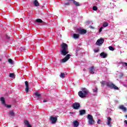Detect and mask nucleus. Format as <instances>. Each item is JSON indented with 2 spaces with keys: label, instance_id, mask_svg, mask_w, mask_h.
<instances>
[{
  "label": "nucleus",
  "instance_id": "nucleus-1",
  "mask_svg": "<svg viewBox=\"0 0 127 127\" xmlns=\"http://www.w3.org/2000/svg\"><path fill=\"white\" fill-rule=\"evenodd\" d=\"M61 47L62 48L61 52H62V55H64V56H65V55L69 53V52H68V45L66 44L63 43L61 45Z\"/></svg>",
  "mask_w": 127,
  "mask_h": 127
},
{
  "label": "nucleus",
  "instance_id": "nucleus-2",
  "mask_svg": "<svg viewBox=\"0 0 127 127\" xmlns=\"http://www.w3.org/2000/svg\"><path fill=\"white\" fill-rule=\"evenodd\" d=\"M89 91L86 88H82V91H79L78 92V96L80 98H86V96L88 95Z\"/></svg>",
  "mask_w": 127,
  "mask_h": 127
},
{
  "label": "nucleus",
  "instance_id": "nucleus-3",
  "mask_svg": "<svg viewBox=\"0 0 127 127\" xmlns=\"http://www.w3.org/2000/svg\"><path fill=\"white\" fill-rule=\"evenodd\" d=\"M87 119L88 120V124L90 126H93L95 124V120L93 119V116L92 115L88 114L87 117Z\"/></svg>",
  "mask_w": 127,
  "mask_h": 127
},
{
  "label": "nucleus",
  "instance_id": "nucleus-4",
  "mask_svg": "<svg viewBox=\"0 0 127 127\" xmlns=\"http://www.w3.org/2000/svg\"><path fill=\"white\" fill-rule=\"evenodd\" d=\"M107 86H108V87H110L112 89H114V90H119V87H118L112 82H109L107 83Z\"/></svg>",
  "mask_w": 127,
  "mask_h": 127
},
{
  "label": "nucleus",
  "instance_id": "nucleus-5",
  "mask_svg": "<svg viewBox=\"0 0 127 127\" xmlns=\"http://www.w3.org/2000/svg\"><path fill=\"white\" fill-rule=\"evenodd\" d=\"M70 56H72V55L67 54L64 58L61 61V63H65V62H67V61L70 59Z\"/></svg>",
  "mask_w": 127,
  "mask_h": 127
},
{
  "label": "nucleus",
  "instance_id": "nucleus-6",
  "mask_svg": "<svg viewBox=\"0 0 127 127\" xmlns=\"http://www.w3.org/2000/svg\"><path fill=\"white\" fill-rule=\"evenodd\" d=\"M50 121L52 124H56V122H57V117L51 116Z\"/></svg>",
  "mask_w": 127,
  "mask_h": 127
},
{
  "label": "nucleus",
  "instance_id": "nucleus-7",
  "mask_svg": "<svg viewBox=\"0 0 127 127\" xmlns=\"http://www.w3.org/2000/svg\"><path fill=\"white\" fill-rule=\"evenodd\" d=\"M105 41L104 40V39H98L97 42H96V44L97 45H98L99 46H101V45H102V44H103L104 43V42Z\"/></svg>",
  "mask_w": 127,
  "mask_h": 127
},
{
  "label": "nucleus",
  "instance_id": "nucleus-8",
  "mask_svg": "<svg viewBox=\"0 0 127 127\" xmlns=\"http://www.w3.org/2000/svg\"><path fill=\"white\" fill-rule=\"evenodd\" d=\"M73 108L75 110H78V109L80 108V104H79L78 103H74L73 105Z\"/></svg>",
  "mask_w": 127,
  "mask_h": 127
},
{
  "label": "nucleus",
  "instance_id": "nucleus-9",
  "mask_svg": "<svg viewBox=\"0 0 127 127\" xmlns=\"http://www.w3.org/2000/svg\"><path fill=\"white\" fill-rule=\"evenodd\" d=\"M26 88H25V91L26 93H28V91H29V87L28 86V82L27 81H26L25 82Z\"/></svg>",
  "mask_w": 127,
  "mask_h": 127
},
{
  "label": "nucleus",
  "instance_id": "nucleus-10",
  "mask_svg": "<svg viewBox=\"0 0 127 127\" xmlns=\"http://www.w3.org/2000/svg\"><path fill=\"white\" fill-rule=\"evenodd\" d=\"M78 31L80 34H85V33H87V30L84 29H79Z\"/></svg>",
  "mask_w": 127,
  "mask_h": 127
},
{
  "label": "nucleus",
  "instance_id": "nucleus-11",
  "mask_svg": "<svg viewBox=\"0 0 127 127\" xmlns=\"http://www.w3.org/2000/svg\"><path fill=\"white\" fill-rule=\"evenodd\" d=\"M119 109H120V110H122L123 112H127V108H126L124 105H121L119 107Z\"/></svg>",
  "mask_w": 127,
  "mask_h": 127
},
{
  "label": "nucleus",
  "instance_id": "nucleus-12",
  "mask_svg": "<svg viewBox=\"0 0 127 127\" xmlns=\"http://www.w3.org/2000/svg\"><path fill=\"white\" fill-rule=\"evenodd\" d=\"M100 56L103 58H107V56H108V55L105 52H102L100 54Z\"/></svg>",
  "mask_w": 127,
  "mask_h": 127
},
{
  "label": "nucleus",
  "instance_id": "nucleus-13",
  "mask_svg": "<svg viewBox=\"0 0 127 127\" xmlns=\"http://www.w3.org/2000/svg\"><path fill=\"white\" fill-rule=\"evenodd\" d=\"M73 125L74 127H78L79 126V122L77 121H73Z\"/></svg>",
  "mask_w": 127,
  "mask_h": 127
},
{
  "label": "nucleus",
  "instance_id": "nucleus-14",
  "mask_svg": "<svg viewBox=\"0 0 127 127\" xmlns=\"http://www.w3.org/2000/svg\"><path fill=\"white\" fill-rule=\"evenodd\" d=\"M96 70H95V69H94V66H92L91 67H90V74H94V73H95Z\"/></svg>",
  "mask_w": 127,
  "mask_h": 127
},
{
  "label": "nucleus",
  "instance_id": "nucleus-15",
  "mask_svg": "<svg viewBox=\"0 0 127 127\" xmlns=\"http://www.w3.org/2000/svg\"><path fill=\"white\" fill-rule=\"evenodd\" d=\"M111 121H112V119L111 118V117H108L107 124L108 126H109V127H111Z\"/></svg>",
  "mask_w": 127,
  "mask_h": 127
},
{
  "label": "nucleus",
  "instance_id": "nucleus-16",
  "mask_svg": "<svg viewBox=\"0 0 127 127\" xmlns=\"http://www.w3.org/2000/svg\"><path fill=\"white\" fill-rule=\"evenodd\" d=\"M24 123L25 125H26V126L27 127H31V125H30V124H29V122H28V121H27V120H25L24 121Z\"/></svg>",
  "mask_w": 127,
  "mask_h": 127
},
{
  "label": "nucleus",
  "instance_id": "nucleus-17",
  "mask_svg": "<svg viewBox=\"0 0 127 127\" xmlns=\"http://www.w3.org/2000/svg\"><path fill=\"white\" fill-rule=\"evenodd\" d=\"M79 36H80L79 34H74L73 35V37L74 39H78V38H79Z\"/></svg>",
  "mask_w": 127,
  "mask_h": 127
},
{
  "label": "nucleus",
  "instance_id": "nucleus-18",
  "mask_svg": "<svg viewBox=\"0 0 127 127\" xmlns=\"http://www.w3.org/2000/svg\"><path fill=\"white\" fill-rule=\"evenodd\" d=\"M80 116L85 115L86 114V111L85 110H82L79 111Z\"/></svg>",
  "mask_w": 127,
  "mask_h": 127
},
{
  "label": "nucleus",
  "instance_id": "nucleus-19",
  "mask_svg": "<svg viewBox=\"0 0 127 127\" xmlns=\"http://www.w3.org/2000/svg\"><path fill=\"white\" fill-rule=\"evenodd\" d=\"M0 101L2 104V105H5V100L4 99V98L3 97H1L0 98Z\"/></svg>",
  "mask_w": 127,
  "mask_h": 127
},
{
  "label": "nucleus",
  "instance_id": "nucleus-20",
  "mask_svg": "<svg viewBox=\"0 0 127 127\" xmlns=\"http://www.w3.org/2000/svg\"><path fill=\"white\" fill-rule=\"evenodd\" d=\"M34 3L35 6H39V3L38 2V1H37V0H35L34 1Z\"/></svg>",
  "mask_w": 127,
  "mask_h": 127
},
{
  "label": "nucleus",
  "instance_id": "nucleus-21",
  "mask_svg": "<svg viewBox=\"0 0 127 127\" xmlns=\"http://www.w3.org/2000/svg\"><path fill=\"white\" fill-rule=\"evenodd\" d=\"M35 96H36V97H38V98H40V97H41V95L38 92H36L35 93Z\"/></svg>",
  "mask_w": 127,
  "mask_h": 127
},
{
  "label": "nucleus",
  "instance_id": "nucleus-22",
  "mask_svg": "<svg viewBox=\"0 0 127 127\" xmlns=\"http://www.w3.org/2000/svg\"><path fill=\"white\" fill-rule=\"evenodd\" d=\"M36 22H38V23H42L43 22V21L41 20V19H37L35 20Z\"/></svg>",
  "mask_w": 127,
  "mask_h": 127
},
{
  "label": "nucleus",
  "instance_id": "nucleus-23",
  "mask_svg": "<svg viewBox=\"0 0 127 127\" xmlns=\"http://www.w3.org/2000/svg\"><path fill=\"white\" fill-rule=\"evenodd\" d=\"M103 27H107V26H109V23H108V22H104L103 23Z\"/></svg>",
  "mask_w": 127,
  "mask_h": 127
},
{
  "label": "nucleus",
  "instance_id": "nucleus-24",
  "mask_svg": "<svg viewBox=\"0 0 127 127\" xmlns=\"http://www.w3.org/2000/svg\"><path fill=\"white\" fill-rule=\"evenodd\" d=\"M73 3L74 4H75V5H76V6L80 5V3H79V2H77L75 1V0H73Z\"/></svg>",
  "mask_w": 127,
  "mask_h": 127
},
{
  "label": "nucleus",
  "instance_id": "nucleus-25",
  "mask_svg": "<svg viewBox=\"0 0 127 127\" xmlns=\"http://www.w3.org/2000/svg\"><path fill=\"white\" fill-rule=\"evenodd\" d=\"M9 76L10 78H13L14 77V73H10Z\"/></svg>",
  "mask_w": 127,
  "mask_h": 127
},
{
  "label": "nucleus",
  "instance_id": "nucleus-26",
  "mask_svg": "<svg viewBox=\"0 0 127 127\" xmlns=\"http://www.w3.org/2000/svg\"><path fill=\"white\" fill-rule=\"evenodd\" d=\"M61 78H64L65 77V73L62 72L60 75Z\"/></svg>",
  "mask_w": 127,
  "mask_h": 127
},
{
  "label": "nucleus",
  "instance_id": "nucleus-27",
  "mask_svg": "<svg viewBox=\"0 0 127 127\" xmlns=\"http://www.w3.org/2000/svg\"><path fill=\"white\" fill-rule=\"evenodd\" d=\"M9 115L11 117H13V116H14V113H13V111L12 110V111H10Z\"/></svg>",
  "mask_w": 127,
  "mask_h": 127
},
{
  "label": "nucleus",
  "instance_id": "nucleus-28",
  "mask_svg": "<svg viewBox=\"0 0 127 127\" xmlns=\"http://www.w3.org/2000/svg\"><path fill=\"white\" fill-rule=\"evenodd\" d=\"M109 50H111V51H114V50H115V49L112 46H109Z\"/></svg>",
  "mask_w": 127,
  "mask_h": 127
},
{
  "label": "nucleus",
  "instance_id": "nucleus-29",
  "mask_svg": "<svg viewBox=\"0 0 127 127\" xmlns=\"http://www.w3.org/2000/svg\"><path fill=\"white\" fill-rule=\"evenodd\" d=\"M8 62H9V63H10V64H13V61L10 59L8 60Z\"/></svg>",
  "mask_w": 127,
  "mask_h": 127
},
{
  "label": "nucleus",
  "instance_id": "nucleus-30",
  "mask_svg": "<svg viewBox=\"0 0 127 127\" xmlns=\"http://www.w3.org/2000/svg\"><path fill=\"white\" fill-rule=\"evenodd\" d=\"M6 107H7L8 109L9 108H11V106L10 105H6L5 103L4 105Z\"/></svg>",
  "mask_w": 127,
  "mask_h": 127
},
{
  "label": "nucleus",
  "instance_id": "nucleus-31",
  "mask_svg": "<svg viewBox=\"0 0 127 127\" xmlns=\"http://www.w3.org/2000/svg\"><path fill=\"white\" fill-rule=\"evenodd\" d=\"M98 91V88L97 87H96L95 88H94L93 90V92L94 93H97V91Z\"/></svg>",
  "mask_w": 127,
  "mask_h": 127
},
{
  "label": "nucleus",
  "instance_id": "nucleus-32",
  "mask_svg": "<svg viewBox=\"0 0 127 127\" xmlns=\"http://www.w3.org/2000/svg\"><path fill=\"white\" fill-rule=\"evenodd\" d=\"M93 10H98V7L97 6H94L93 7Z\"/></svg>",
  "mask_w": 127,
  "mask_h": 127
},
{
  "label": "nucleus",
  "instance_id": "nucleus-33",
  "mask_svg": "<svg viewBox=\"0 0 127 127\" xmlns=\"http://www.w3.org/2000/svg\"><path fill=\"white\" fill-rule=\"evenodd\" d=\"M105 83H106V81H101V84L102 86H104V85H105Z\"/></svg>",
  "mask_w": 127,
  "mask_h": 127
},
{
  "label": "nucleus",
  "instance_id": "nucleus-34",
  "mask_svg": "<svg viewBox=\"0 0 127 127\" xmlns=\"http://www.w3.org/2000/svg\"><path fill=\"white\" fill-rule=\"evenodd\" d=\"M103 27H100V28L99 29V32L101 33L102 32V30H103Z\"/></svg>",
  "mask_w": 127,
  "mask_h": 127
},
{
  "label": "nucleus",
  "instance_id": "nucleus-35",
  "mask_svg": "<svg viewBox=\"0 0 127 127\" xmlns=\"http://www.w3.org/2000/svg\"><path fill=\"white\" fill-rule=\"evenodd\" d=\"M100 50H99V49H97V50H94V52L97 53V52H99Z\"/></svg>",
  "mask_w": 127,
  "mask_h": 127
},
{
  "label": "nucleus",
  "instance_id": "nucleus-36",
  "mask_svg": "<svg viewBox=\"0 0 127 127\" xmlns=\"http://www.w3.org/2000/svg\"><path fill=\"white\" fill-rule=\"evenodd\" d=\"M97 124H101V120L98 119V122H97Z\"/></svg>",
  "mask_w": 127,
  "mask_h": 127
},
{
  "label": "nucleus",
  "instance_id": "nucleus-37",
  "mask_svg": "<svg viewBox=\"0 0 127 127\" xmlns=\"http://www.w3.org/2000/svg\"><path fill=\"white\" fill-rule=\"evenodd\" d=\"M46 102H47V100H44L43 101V103H46Z\"/></svg>",
  "mask_w": 127,
  "mask_h": 127
},
{
  "label": "nucleus",
  "instance_id": "nucleus-38",
  "mask_svg": "<svg viewBox=\"0 0 127 127\" xmlns=\"http://www.w3.org/2000/svg\"><path fill=\"white\" fill-rule=\"evenodd\" d=\"M124 64H125V65L127 66V63H125Z\"/></svg>",
  "mask_w": 127,
  "mask_h": 127
},
{
  "label": "nucleus",
  "instance_id": "nucleus-39",
  "mask_svg": "<svg viewBox=\"0 0 127 127\" xmlns=\"http://www.w3.org/2000/svg\"><path fill=\"white\" fill-rule=\"evenodd\" d=\"M91 28H94V27H91Z\"/></svg>",
  "mask_w": 127,
  "mask_h": 127
},
{
  "label": "nucleus",
  "instance_id": "nucleus-40",
  "mask_svg": "<svg viewBox=\"0 0 127 127\" xmlns=\"http://www.w3.org/2000/svg\"><path fill=\"white\" fill-rule=\"evenodd\" d=\"M126 117H127V115L126 116Z\"/></svg>",
  "mask_w": 127,
  "mask_h": 127
}]
</instances>
